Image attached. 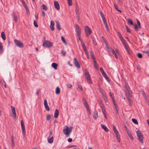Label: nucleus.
Instances as JSON below:
<instances>
[{
	"label": "nucleus",
	"mask_w": 149,
	"mask_h": 149,
	"mask_svg": "<svg viewBox=\"0 0 149 149\" xmlns=\"http://www.w3.org/2000/svg\"><path fill=\"white\" fill-rule=\"evenodd\" d=\"M127 22L128 23H130L131 25H133V22L131 19H127Z\"/></svg>",
	"instance_id": "e433bc0d"
},
{
	"label": "nucleus",
	"mask_w": 149,
	"mask_h": 149,
	"mask_svg": "<svg viewBox=\"0 0 149 149\" xmlns=\"http://www.w3.org/2000/svg\"><path fill=\"white\" fill-rule=\"evenodd\" d=\"M120 39L121 42H122L123 45L126 43L125 42V40L124 39L123 37L121 38H120Z\"/></svg>",
	"instance_id": "2f4dec72"
},
{
	"label": "nucleus",
	"mask_w": 149,
	"mask_h": 149,
	"mask_svg": "<svg viewBox=\"0 0 149 149\" xmlns=\"http://www.w3.org/2000/svg\"><path fill=\"white\" fill-rule=\"evenodd\" d=\"M134 28L136 30L138 31V27L137 26L136 24H134Z\"/></svg>",
	"instance_id": "864d4df0"
},
{
	"label": "nucleus",
	"mask_w": 149,
	"mask_h": 149,
	"mask_svg": "<svg viewBox=\"0 0 149 149\" xmlns=\"http://www.w3.org/2000/svg\"><path fill=\"white\" fill-rule=\"evenodd\" d=\"M83 102L84 103L86 107H88L89 106L88 104L87 103V102L85 99H83Z\"/></svg>",
	"instance_id": "cd10ccee"
},
{
	"label": "nucleus",
	"mask_w": 149,
	"mask_h": 149,
	"mask_svg": "<svg viewBox=\"0 0 149 149\" xmlns=\"http://www.w3.org/2000/svg\"><path fill=\"white\" fill-rule=\"evenodd\" d=\"M114 6L115 8L117 11H118L120 13L122 12L121 11L119 10L118 9V6L116 4H114Z\"/></svg>",
	"instance_id": "473e14b6"
},
{
	"label": "nucleus",
	"mask_w": 149,
	"mask_h": 149,
	"mask_svg": "<svg viewBox=\"0 0 149 149\" xmlns=\"http://www.w3.org/2000/svg\"><path fill=\"white\" fill-rule=\"evenodd\" d=\"M59 114V111L58 110L56 109L55 111V112L54 114V117L55 118L58 117Z\"/></svg>",
	"instance_id": "aec40b11"
},
{
	"label": "nucleus",
	"mask_w": 149,
	"mask_h": 149,
	"mask_svg": "<svg viewBox=\"0 0 149 149\" xmlns=\"http://www.w3.org/2000/svg\"><path fill=\"white\" fill-rule=\"evenodd\" d=\"M127 96V99L129 103L130 104L131 106H132V101L130 98V97H132V95L131 94L130 96Z\"/></svg>",
	"instance_id": "5701e85b"
},
{
	"label": "nucleus",
	"mask_w": 149,
	"mask_h": 149,
	"mask_svg": "<svg viewBox=\"0 0 149 149\" xmlns=\"http://www.w3.org/2000/svg\"><path fill=\"white\" fill-rule=\"evenodd\" d=\"M75 31L77 33V35H80L81 34V31L80 28L78 25H75Z\"/></svg>",
	"instance_id": "9d476101"
},
{
	"label": "nucleus",
	"mask_w": 149,
	"mask_h": 149,
	"mask_svg": "<svg viewBox=\"0 0 149 149\" xmlns=\"http://www.w3.org/2000/svg\"><path fill=\"white\" fill-rule=\"evenodd\" d=\"M45 108L48 111H49V108L48 106V104H46L44 105Z\"/></svg>",
	"instance_id": "ea45409f"
},
{
	"label": "nucleus",
	"mask_w": 149,
	"mask_h": 149,
	"mask_svg": "<svg viewBox=\"0 0 149 149\" xmlns=\"http://www.w3.org/2000/svg\"><path fill=\"white\" fill-rule=\"evenodd\" d=\"M54 3L55 8L58 10L60 9V6L58 2L56 1H54Z\"/></svg>",
	"instance_id": "f8f14e48"
},
{
	"label": "nucleus",
	"mask_w": 149,
	"mask_h": 149,
	"mask_svg": "<svg viewBox=\"0 0 149 149\" xmlns=\"http://www.w3.org/2000/svg\"><path fill=\"white\" fill-rule=\"evenodd\" d=\"M117 34L118 36V37H119V38H121L123 37L122 36V35L120 32L119 31L118 32Z\"/></svg>",
	"instance_id": "09e8293b"
},
{
	"label": "nucleus",
	"mask_w": 149,
	"mask_h": 149,
	"mask_svg": "<svg viewBox=\"0 0 149 149\" xmlns=\"http://www.w3.org/2000/svg\"><path fill=\"white\" fill-rule=\"evenodd\" d=\"M51 115H49V114L47 115V117H46V119L48 120H49L51 119Z\"/></svg>",
	"instance_id": "c9c22d12"
},
{
	"label": "nucleus",
	"mask_w": 149,
	"mask_h": 149,
	"mask_svg": "<svg viewBox=\"0 0 149 149\" xmlns=\"http://www.w3.org/2000/svg\"><path fill=\"white\" fill-rule=\"evenodd\" d=\"M47 139L48 142L49 143H52L53 141L54 137L53 136H52L51 137H50V136H48Z\"/></svg>",
	"instance_id": "dca6fc26"
},
{
	"label": "nucleus",
	"mask_w": 149,
	"mask_h": 149,
	"mask_svg": "<svg viewBox=\"0 0 149 149\" xmlns=\"http://www.w3.org/2000/svg\"><path fill=\"white\" fill-rule=\"evenodd\" d=\"M14 42L16 45L18 47L22 48L24 47L23 43L20 40L15 39Z\"/></svg>",
	"instance_id": "0eeeda50"
},
{
	"label": "nucleus",
	"mask_w": 149,
	"mask_h": 149,
	"mask_svg": "<svg viewBox=\"0 0 149 149\" xmlns=\"http://www.w3.org/2000/svg\"><path fill=\"white\" fill-rule=\"evenodd\" d=\"M103 76L107 81L109 82V78L106 73L104 74V75H103Z\"/></svg>",
	"instance_id": "72a5a7b5"
},
{
	"label": "nucleus",
	"mask_w": 149,
	"mask_h": 149,
	"mask_svg": "<svg viewBox=\"0 0 149 149\" xmlns=\"http://www.w3.org/2000/svg\"><path fill=\"white\" fill-rule=\"evenodd\" d=\"M69 6H71L72 5V0H67Z\"/></svg>",
	"instance_id": "37998d69"
},
{
	"label": "nucleus",
	"mask_w": 149,
	"mask_h": 149,
	"mask_svg": "<svg viewBox=\"0 0 149 149\" xmlns=\"http://www.w3.org/2000/svg\"><path fill=\"white\" fill-rule=\"evenodd\" d=\"M81 45L82 46V47H85V44L83 42H81Z\"/></svg>",
	"instance_id": "0e129e2a"
},
{
	"label": "nucleus",
	"mask_w": 149,
	"mask_h": 149,
	"mask_svg": "<svg viewBox=\"0 0 149 149\" xmlns=\"http://www.w3.org/2000/svg\"><path fill=\"white\" fill-rule=\"evenodd\" d=\"M126 131L129 136L130 138L132 140H133V138L132 136L130 131L127 129L126 130Z\"/></svg>",
	"instance_id": "6ab92c4d"
},
{
	"label": "nucleus",
	"mask_w": 149,
	"mask_h": 149,
	"mask_svg": "<svg viewBox=\"0 0 149 149\" xmlns=\"http://www.w3.org/2000/svg\"><path fill=\"white\" fill-rule=\"evenodd\" d=\"M61 40H62V41L64 43L66 44V41H65V38H64V37L63 36H62L61 37Z\"/></svg>",
	"instance_id": "a18cd8bd"
},
{
	"label": "nucleus",
	"mask_w": 149,
	"mask_h": 149,
	"mask_svg": "<svg viewBox=\"0 0 149 149\" xmlns=\"http://www.w3.org/2000/svg\"><path fill=\"white\" fill-rule=\"evenodd\" d=\"M0 52L1 54L3 52V47L1 42H0Z\"/></svg>",
	"instance_id": "c756f323"
},
{
	"label": "nucleus",
	"mask_w": 149,
	"mask_h": 149,
	"mask_svg": "<svg viewBox=\"0 0 149 149\" xmlns=\"http://www.w3.org/2000/svg\"><path fill=\"white\" fill-rule=\"evenodd\" d=\"M109 94L110 95V96L111 97V100L112 101L114 100V97L113 94L111 92H110L109 93Z\"/></svg>",
	"instance_id": "7c9ffc66"
},
{
	"label": "nucleus",
	"mask_w": 149,
	"mask_h": 149,
	"mask_svg": "<svg viewBox=\"0 0 149 149\" xmlns=\"http://www.w3.org/2000/svg\"><path fill=\"white\" fill-rule=\"evenodd\" d=\"M56 26L57 29L59 30L61 29V27L60 25L59 22L58 21H56Z\"/></svg>",
	"instance_id": "a211bd4d"
},
{
	"label": "nucleus",
	"mask_w": 149,
	"mask_h": 149,
	"mask_svg": "<svg viewBox=\"0 0 149 149\" xmlns=\"http://www.w3.org/2000/svg\"><path fill=\"white\" fill-rule=\"evenodd\" d=\"M136 22H137V23L138 24V26H139V27L140 28H141V25L140 24V23L139 22L137 19L136 20Z\"/></svg>",
	"instance_id": "3c124183"
},
{
	"label": "nucleus",
	"mask_w": 149,
	"mask_h": 149,
	"mask_svg": "<svg viewBox=\"0 0 149 149\" xmlns=\"http://www.w3.org/2000/svg\"><path fill=\"white\" fill-rule=\"evenodd\" d=\"M53 45L52 42L48 40H45L43 42V46L44 47H50Z\"/></svg>",
	"instance_id": "20e7f679"
},
{
	"label": "nucleus",
	"mask_w": 149,
	"mask_h": 149,
	"mask_svg": "<svg viewBox=\"0 0 149 149\" xmlns=\"http://www.w3.org/2000/svg\"><path fill=\"white\" fill-rule=\"evenodd\" d=\"M101 125L103 129L106 132H107L109 131V130L106 126L102 124H101Z\"/></svg>",
	"instance_id": "4be33fe9"
},
{
	"label": "nucleus",
	"mask_w": 149,
	"mask_h": 149,
	"mask_svg": "<svg viewBox=\"0 0 149 149\" xmlns=\"http://www.w3.org/2000/svg\"><path fill=\"white\" fill-rule=\"evenodd\" d=\"M84 75L85 78L87 79L88 82L89 83L91 84L92 83V81L91 80L90 76L89 73V72L86 69H85L84 70Z\"/></svg>",
	"instance_id": "f03ea898"
},
{
	"label": "nucleus",
	"mask_w": 149,
	"mask_h": 149,
	"mask_svg": "<svg viewBox=\"0 0 149 149\" xmlns=\"http://www.w3.org/2000/svg\"><path fill=\"white\" fill-rule=\"evenodd\" d=\"M74 64L75 67L78 68H80V65L77 59L75 58H74Z\"/></svg>",
	"instance_id": "1a4fd4ad"
},
{
	"label": "nucleus",
	"mask_w": 149,
	"mask_h": 149,
	"mask_svg": "<svg viewBox=\"0 0 149 149\" xmlns=\"http://www.w3.org/2000/svg\"><path fill=\"white\" fill-rule=\"evenodd\" d=\"M136 134L139 141L141 143H143V136L142 134L140 131L138 130L136 132Z\"/></svg>",
	"instance_id": "39448f33"
},
{
	"label": "nucleus",
	"mask_w": 149,
	"mask_h": 149,
	"mask_svg": "<svg viewBox=\"0 0 149 149\" xmlns=\"http://www.w3.org/2000/svg\"><path fill=\"white\" fill-rule=\"evenodd\" d=\"M93 42V44L95 45H97V43L95 40L93 39H92Z\"/></svg>",
	"instance_id": "69168bd1"
},
{
	"label": "nucleus",
	"mask_w": 149,
	"mask_h": 149,
	"mask_svg": "<svg viewBox=\"0 0 149 149\" xmlns=\"http://www.w3.org/2000/svg\"><path fill=\"white\" fill-rule=\"evenodd\" d=\"M125 49L126 50L128 53L130 54V49L129 47L127 44L126 43L123 45Z\"/></svg>",
	"instance_id": "9b49d317"
},
{
	"label": "nucleus",
	"mask_w": 149,
	"mask_h": 149,
	"mask_svg": "<svg viewBox=\"0 0 149 149\" xmlns=\"http://www.w3.org/2000/svg\"><path fill=\"white\" fill-rule=\"evenodd\" d=\"M115 134L116 135V138L118 142H120V138L119 136V133L118 130L114 132Z\"/></svg>",
	"instance_id": "4468645a"
},
{
	"label": "nucleus",
	"mask_w": 149,
	"mask_h": 149,
	"mask_svg": "<svg viewBox=\"0 0 149 149\" xmlns=\"http://www.w3.org/2000/svg\"><path fill=\"white\" fill-rule=\"evenodd\" d=\"M126 29H127V31L129 32L130 33L131 32V30L130 29L128 28V27L127 26H126Z\"/></svg>",
	"instance_id": "6e6d98bb"
},
{
	"label": "nucleus",
	"mask_w": 149,
	"mask_h": 149,
	"mask_svg": "<svg viewBox=\"0 0 149 149\" xmlns=\"http://www.w3.org/2000/svg\"><path fill=\"white\" fill-rule=\"evenodd\" d=\"M72 129L73 127L72 126H70L69 127L67 126H66L65 128H63V133L65 135L67 136L68 137L71 132Z\"/></svg>",
	"instance_id": "f257e3e1"
},
{
	"label": "nucleus",
	"mask_w": 149,
	"mask_h": 149,
	"mask_svg": "<svg viewBox=\"0 0 149 149\" xmlns=\"http://www.w3.org/2000/svg\"><path fill=\"white\" fill-rule=\"evenodd\" d=\"M61 53L64 56L66 54V52L64 51H62L61 52Z\"/></svg>",
	"instance_id": "052dcab7"
},
{
	"label": "nucleus",
	"mask_w": 149,
	"mask_h": 149,
	"mask_svg": "<svg viewBox=\"0 0 149 149\" xmlns=\"http://www.w3.org/2000/svg\"><path fill=\"white\" fill-rule=\"evenodd\" d=\"M54 21L53 20H52L50 22V28L51 29L52 31H54Z\"/></svg>",
	"instance_id": "2eb2a0df"
},
{
	"label": "nucleus",
	"mask_w": 149,
	"mask_h": 149,
	"mask_svg": "<svg viewBox=\"0 0 149 149\" xmlns=\"http://www.w3.org/2000/svg\"><path fill=\"white\" fill-rule=\"evenodd\" d=\"M33 24H34V26L36 27H38V25L37 24V22L35 20H34V22H33Z\"/></svg>",
	"instance_id": "de8ad7c7"
},
{
	"label": "nucleus",
	"mask_w": 149,
	"mask_h": 149,
	"mask_svg": "<svg viewBox=\"0 0 149 149\" xmlns=\"http://www.w3.org/2000/svg\"><path fill=\"white\" fill-rule=\"evenodd\" d=\"M60 92V90L59 88L57 87L56 88V93L57 94H59Z\"/></svg>",
	"instance_id": "bb28decb"
},
{
	"label": "nucleus",
	"mask_w": 149,
	"mask_h": 149,
	"mask_svg": "<svg viewBox=\"0 0 149 149\" xmlns=\"http://www.w3.org/2000/svg\"><path fill=\"white\" fill-rule=\"evenodd\" d=\"M78 87L79 88V89L81 90V91H83V89L82 88V86H81L80 85H78Z\"/></svg>",
	"instance_id": "774afa93"
},
{
	"label": "nucleus",
	"mask_w": 149,
	"mask_h": 149,
	"mask_svg": "<svg viewBox=\"0 0 149 149\" xmlns=\"http://www.w3.org/2000/svg\"><path fill=\"white\" fill-rule=\"evenodd\" d=\"M142 94L143 95V97L145 98H146V95L145 93L143 91H142Z\"/></svg>",
	"instance_id": "13d9d810"
},
{
	"label": "nucleus",
	"mask_w": 149,
	"mask_h": 149,
	"mask_svg": "<svg viewBox=\"0 0 149 149\" xmlns=\"http://www.w3.org/2000/svg\"><path fill=\"white\" fill-rule=\"evenodd\" d=\"M132 121L134 124H138V123L137 120L136 119L134 118L132 119Z\"/></svg>",
	"instance_id": "f704fd0d"
},
{
	"label": "nucleus",
	"mask_w": 149,
	"mask_h": 149,
	"mask_svg": "<svg viewBox=\"0 0 149 149\" xmlns=\"http://www.w3.org/2000/svg\"><path fill=\"white\" fill-rule=\"evenodd\" d=\"M94 65V68H95V69L97 70H98V69L97 66V62L96 60H94L93 61Z\"/></svg>",
	"instance_id": "c85d7f7f"
},
{
	"label": "nucleus",
	"mask_w": 149,
	"mask_h": 149,
	"mask_svg": "<svg viewBox=\"0 0 149 149\" xmlns=\"http://www.w3.org/2000/svg\"><path fill=\"white\" fill-rule=\"evenodd\" d=\"M1 36L2 38V39L3 40H6V36L5 34H4V32L3 31L1 32Z\"/></svg>",
	"instance_id": "a878e982"
},
{
	"label": "nucleus",
	"mask_w": 149,
	"mask_h": 149,
	"mask_svg": "<svg viewBox=\"0 0 149 149\" xmlns=\"http://www.w3.org/2000/svg\"><path fill=\"white\" fill-rule=\"evenodd\" d=\"M90 54L91 56L92 57V59L93 60V61H94V60H95V56H94V55L93 52L91 51H90Z\"/></svg>",
	"instance_id": "b1692460"
},
{
	"label": "nucleus",
	"mask_w": 149,
	"mask_h": 149,
	"mask_svg": "<svg viewBox=\"0 0 149 149\" xmlns=\"http://www.w3.org/2000/svg\"><path fill=\"white\" fill-rule=\"evenodd\" d=\"M116 52L114 54V56L116 58H118V56L117 55V54H118V53H119V52L118 51V50H117V49H116Z\"/></svg>",
	"instance_id": "79ce46f5"
},
{
	"label": "nucleus",
	"mask_w": 149,
	"mask_h": 149,
	"mask_svg": "<svg viewBox=\"0 0 149 149\" xmlns=\"http://www.w3.org/2000/svg\"><path fill=\"white\" fill-rule=\"evenodd\" d=\"M125 89L126 96H130L131 94L130 90L129 88V85L126 83H125Z\"/></svg>",
	"instance_id": "7ed1b4c3"
},
{
	"label": "nucleus",
	"mask_w": 149,
	"mask_h": 149,
	"mask_svg": "<svg viewBox=\"0 0 149 149\" xmlns=\"http://www.w3.org/2000/svg\"><path fill=\"white\" fill-rule=\"evenodd\" d=\"M102 96L105 101V102H107V99L106 97V95H105V94L102 95Z\"/></svg>",
	"instance_id": "a19ab883"
},
{
	"label": "nucleus",
	"mask_w": 149,
	"mask_h": 149,
	"mask_svg": "<svg viewBox=\"0 0 149 149\" xmlns=\"http://www.w3.org/2000/svg\"><path fill=\"white\" fill-rule=\"evenodd\" d=\"M112 101L113 102V104L115 108V109H117V108H118V107L117 106L116 104V103L115 102V100H112Z\"/></svg>",
	"instance_id": "49530a36"
},
{
	"label": "nucleus",
	"mask_w": 149,
	"mask_h": 149,
	"mask_svg": "<svg viewBox=\"0 0 149 149\" xmlns=\"http://www.w3.org/2000/svg\"><path fill=\"white\" fill-rule=\"evenodd\" d=\"M23 6L24 7L26 8V9L28 10V7L26 4H25V5H24Z\"/></svg>",
	"instance_id": "338daca9"
},
{
	"label": "nucleus",
	"mask_w": 149,
	"mask_h": 149,
	"mask_svg": "<svg viewBox=\"0 0 149 149\" xmlns=\"http://www.w3.org/2000/svg\"><path fill=\"white\" fill-rule=\"evenodd\" d=\"M52 66L55 70H56L57 69L58 65L56 63H53L52 64Z\"/></svg>",
	"instance_id": "393cba45"
},
{
	"label": "nucleus",
	"mask_w": 149,
	"mask_h": 149,
	"mask_svg": "<svg viewBox=\"0 0 149 149\" xmlns=\"http://www.w3.org/2000/svg\"><path fill=\"white\" fill-rule=\"evenodd\" d=\"M94 114L93 116V118L95 119L96 120L97 118L98 117V112L96 111H95L94 112Z\"/></svg>",
	"instance_id": "412c9836"
},
{
	"label": "nucleus",
	"mask_w": 149,
	"mask_h": 149,
	"mask_svg": "<svg viewBox=\"0 0 149 149\" xmlns=\"http://www.w3.org/2000/svg\"><path fill=\"white\" fill-rule=\"evenodd\" d=\"M106 46V48H107V49H109V47L108 44L107 42L105 43Z\"/></svg>",
	"instance_id": "e2e57ef3"
},
{
	"label": "nucleus",
	"mask_w": 149,
	"mask_h": 149,
	"mask_svg": "<svg viewBox=\"0 0 149 149\" xmlns=\"http://www.w3.org/2000/svg\"><path fill=\"white\" fill-rule=\"evenodd\" d=\"M11 107L12 109L13 113L14 116V117L15 119H16V113L15 108V107L12 106H11Z\"/></svg>",
	"instance_id": "ddd939ff"
},
{
	"label": "nucleus",
	"mask_w": 149,
	"mask_h": 149,
	"mask_svg": "<svg viewBox=\"0 0 149 149\" xmlns=\"http://www.w3.org/2000/svg\"><path fill=\"white\" fill-rule=\"evenodd\" d=\"M85 53L87 57L88 58H89V54H88V52L86 51V52H85Z\"/></svg>",
	"instance_id": "bf43d9fd"
},
{
	"label": "nucleus",
	"mask_w": 149,
	"mask_h": 149,
	"mask_svg": "<svg viewBox=\"0 0 149 149\" xmlns=\"http://www.w3.org/2000/svg\"><path fill=\"white\" fill-rule=\"evenodd\" d=\"M42 8L44 10H47V8L46 6L44 5H42Z\"/></svg>",
	"instance_id": "4c0bfd02"
},
{
	"label": "nucleus",
	"mask_w": 149,
	"mask_h": 149,
	"mask_svg": "<svg viewBox=\"0 0 149 149\" xmlns=\"http://www.w3.org/2000/svg\"><path fill=\"white\" fill-rule=\"evenodd\" d=\"M77 36L78 39L79 40H80L81 41V42H82V40L80 38L81 34L78 35H77Z\"/></svg>",
	"instance_id": "4d7b16f0"
},
{
	"label": "nucleus",
	"mask_w": 149,
	"mask_h": 149,
	"mask_svg": "<svg viewBox=\"0 0 149 149\" xmlns=\"http://www.w3.org/2000/svg\"><path fill=\"white\" fill-rule=\"evenodd\" d=\"M84 30L86 36L88 37L92 33L91 29L88 26H86L85 27Z\"/></svg>",
	"instance_id": "423d86ee"
},
{
	"label": "nucleus",
	"mask_w": 149,
	"mask_h": 149,
	"mask_svg": "<svg viewBox=\"0 0 149 149\" xmlns=\"http://www.w3.org/2000/svg\"><path fill=\"white\" fill-rule=\"evenodd\" d=\"M21 127L22 129L23 134V136H24L26 134V132L24 125V122L22 120H21Z\"/></svg>",
	"instance_id": "6e6552de"
},
{
	"label": "nucleus",
	"mask_w": 149,
	"mask_h": 149,
	"mask_svg": "<svg viewBox=\"0 0 149 149\" xmlns=\"http://www.w3.org/2000/svg\"><path fill=\"white\" fill-rule=\"evenodd\" d=\"M86 109H87L88 111L89 112V114L90 115H91V110H90V109L89 107L88 106V107H86Z\"/></svg>",
	"instance_id": "603ef678"
},
{
	"label": "nucleus",
	"mask_w": 149,
	"mask_h": 149,
	"mask_svg": "<svg viewBox=\"0 0 149 149\" xmlns=\"http://www.w3.org/2000/svg\"><path fill=\"white\" fill-rule=\"evenodd\" d=\"M143 52L147 54L149 57V50H145L143 51Z\"/></svg>",
	"instance_id": "5fc2aeb1"
},
{
	"label": "nucleus",
	"mask_w": 149,
	"mask_h": 149,
	"mask_svg": "<svg viewBox=\"0 0 149 149\" xmlns=\"http://www.w3.org/2000/svg\"><path fill=\"white\" fill-rule=\"evenodd\" d=\"M13 16L14 18L15 21L16 22H17V17L15 12H13Z\"/></svg>",
	"instance_id": "f3484780"
},
{
	"label": "nucleus",
	"mask_w": 149,
	"mask_h": 149,
	"mask_svg": "<svg viewBox=\"0 0 149 149\" xmlns=\"http://www.w3.org/2000/svg\"><path fill=\"white\" fill-rule=\"evenodd\" d=\"M102 38L104 43L107 42L105 38L104 37L102 36Z\"/></svg>",
	"instance_id": "680f3d73"
},
{
	"label": "nucleus",
	"mask_w": 149,
	"mask_h": 149,
	"mask_svg": "<svg viewBox=\"0 0 149 149\" xmlns=\"http://www.w3.org/2000/svg\"><path fill=\"white\" fill-rule=\"evenodd\" d=\"M137 56L139 58H141L142 57V54L140 53L137 54Z\"/></svg>",
	"instance_id": "8fccbe9b"
},
{
	"label": "nucleus",
	"mask_w": 149,
	"mask_h": 149,
	"mask_svg": "<svg viewBox=\"0 0 149 149\" xmlns=\"http://www.w3.org/2000/svg\"><path fill=\"white\" fill-rule=\"evenodd\" d=\"M100 70L101 72L102 73V75H103L105 74V72L104 71V70H103L102 68H100Z\"/></svg>",
	"instance_id": "58836bf2"
},
{
	"label": "nucleus",
	"mask_w": 149,
	"mask_h": 149,
	"mask_svg": "<svg viewBox=\"0 0 149 149\" xmlns=\"http://www.w3.org/2000/svg\"><path fill=\"white\" fill-rule=\"evenodd\" d=\"M104 24L105 25V27L106 28L107 31H109V29L107 23H104Z\"/></svg>",
	"instance_id": "c03bdc74"
}]
</instances>
